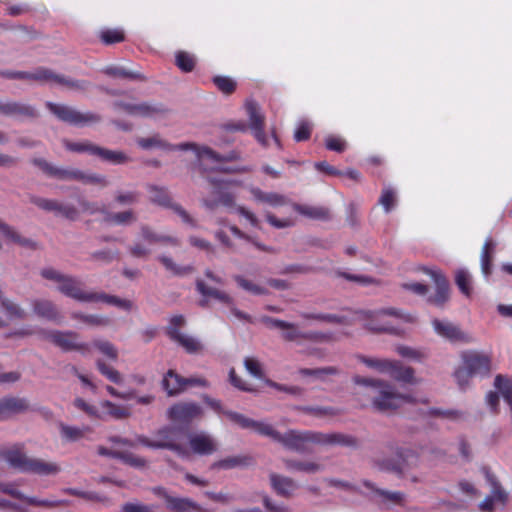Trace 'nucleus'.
<instances>
[{
    "label": "nucleus",
    "mask_w": 512,
    "mask_h": 512,
    "mask_svg": "<svg viewBox=\"0 0 512 512\" xmlns=\"http://www.w3.org/2000/svg\"><path fill=\"white\" fill-rule=\"evenodd\" d=\"M354 384L363 388V394L371 399L372 406L380 412L396 410L404 402H414L410 395L398 393L389 382L356 375Z\"/></svg>",
    "instance_id": "nucleus-1"
},
{
    "label": "nucleus",
    "mask_w": 512,
    "mask_h": 512,
    "mask_svg": "<svg viewBox=\"0 0 512 512\" xmlns=\"http://www.w3.org/2000/svg\"><path fill=\"white\" fill-rule=\"evenodd\" d=\"M40 275L57 284V290L66 297L79 302H91L92 291L82 289V282L75 276L64 274L54 268L48 267L41 270Z\"/></svg>",
    "instance_id": "nucleus-2"
},
{
    "label": "nucleus",
    "mask_w": 512,
    "mask_h": 512,
    "mask_svg": "<svg viewBox=\"0 0 512 512\" xmlns=\"http://www.w3.org/2000/svg\"><path fill=\"white\" fill-rule=\"evenodd\" d=\"M266 436L273 441L282 444L286 449L295 451L297 453L305 454L310 453V443L318 444V432L309 430H288L281 434L274 429L272 425L267 429Z\"/></svg>",
    "instance_id": "nucleus-3"
},
{
    "label": "nucleus",
    "mask_w": 512,
    "mask_h": 512,
    "mask_svg": "<svg viewBox=\"0 0 512 512\" xmlns=\"http://www.w3.org/2000/svg\"><path fill=\"white\" fill-rule=\"evenodd\" d=\"M37 333L41 339L51 342L65 352L78 351L86 354L90 351L89 344L80 342L78 333L74 331L40 329Z\"/></svg>",
    "instance_id": "nucleus-4"
},
{
    "label": "nucleus",
    "mask_w": 512,
    "mask_h": 512,
    "mask_svg": "<svg viewBox=\"0 0 512 512\" xmlns=\"http://www.w3.org/2000/svg\"><path fill=\"white\" fill-rule=\"evenodd\" d=\"M46 107L61 121L72 125L86 126L101 121V116L93 112H80L72 107L63 104L47 102Z\"/></svg>",
    "instance_id": "nucleus-5"
},
{
    "label": "nucleus",
    "mask_w": 512,
    "mask_h": 512,
    "mask_svg": "<svg viewBox=\"0 0 512 512\" xmlns=\"http://www.w3.org/2000/svg\"><path fill=\"white\" fill-rule=\"evenodd\" d=\"M113 108L116 111H123L130 116L156 118L164 116L168 113V109L161 103L156 102H139L132 103L123 100L115 101Z\"/></svg>",
    "instance_id": "nucleus-6"
},
{
    "label": "nucleus",
    "mask_w": 512,
    "mask_h": 512,
    "mask_svg": "<svg viewBox=\"0 0 512 512\" xmlns=\"http://www.w3.org/2000/svg\"><path fill=\"white\" fill-rule=\"evenodd\" d=\"M181 429L174 426H163L154 432V440L157 449H167L177 453L179 456H186V449L178 442Z\"/></svg>",
    "instance_id": "nucleus-7"
},
{
    "label": "nucleus",
    "mask_w": 512,
    "mask_h": 512,
    "mask_svg": "<svg viewBox=\"0 0 512 512\" xmlns=\"http://www.w3.org/2000/svg\"><path fill=\"white\" fill-rule=\"evenodd\" d=\"M151 491L155 496L162 498L165 501L166 508L171 512H190L201 510L200 505L192 499L173 496L162 486L153 487Z\"/></svg>",
    "instance_id": "nucleus-8"
},
{
    "label": "nucleus",
    "mask_w": 512,
    "mask_h": 512,
    "mask_svg": "<svg viewBox=\"0 0 512 512\" xmlns=\"http://www.w3.org/2000/svg\"><path fill=\"white\" fill-rule=\"evenodd\" d=\"M462 363L470 370L475 376L485 377L491 371L492 359L491 356L485 352L469 350L461 355Z\"/></svg>",
    "instance_id": "nucleus-9"
},
{
    "label": "nucleus",
    "mask_w": 512,
    "mask_h": 512,
    "mask_svg": "<svg viewBox=\"0 0 512 512\" xmlns=\"http://www.w3.org/2000/svg\"><path fill=\"white\" fill-rule=\"evenodd\" d=\"M246 112L249 118V127L257 139L264 147L268 146V139L264 133L265 116L261 112L259 105L255 101H247L245 104Z\"/></svg>",
    "instance_id": "nucleus-10"
},
{
    "label": "nucleus",
    "mask_w": 512,
    "mask_h": 512,
    "mask_svg": "<svg viewBox=\"0 0 512 512\" xmlns=\"http://www.w3.org/2000/svg\"><path fill=\"white\" fill-rule=\"evenodd\" d=\"M366 317L370 318L371 321L366 325L367 328L373 332H393L392 327L384 324V323H376L375 321H380L386 315L394 316L397 318L403 319L405 322H413L414 317L412 315H406L401 313L400 311L394 308L381 309L379 311H369L365 312Z\"/></svg>",
    "instance_id": "nucleus-11"
},
{
    "label": "nucleus",
    "mask_w": 512,
    "mask_h": 512,
    "mask_svg": "<svg viewBox=\"0 0 512 512\" xmlns=\"http://www.w3.org/2000/svg\"><path fill=\"white\" fill-rule=\"evenodd\" d=\"M423 271L431 276L436 285V292L428 297V303L436 307H443L450 297V287L446 277L437 270L423 268Z\"/></svg>",
    "instance_id": "nucleus-12"
},
{
    "label": "nucleus",
    "mask_w": 512,
    "mask_h": 512,
    "mask_svg": "<svg viewBox=\"0 0 512 512\" xmlns=\"http://www.w3.org/2000/svg\"><path fill=\"white\" fill-rule=\"evenodd\" d=\"M31 307L34 315L38 318L61 324L64 316L59 307L51 300L44 298H36L31 301Z\"/></svg>",
    "instance_id": "nucleus-13"
},
{
    "label": "nucleus",
    "mask_w": 512,
    "mask_h": 512,
    "mask_svg": "<svg viewBox=\"0 0 512 512\" xmlns=\"http://www.w3.org/2000/svg\"><path fill=\"white\" fill-rule=\"evenodd\" d=\"M432 326L434 331L439 336L449 340L450 342H472V337L468 333L462 331L458 325L452 322L433 319Z\"/></svg>",
    "instance_id": "nucleus-14"
},
{
    "label": "nucleus",
    "mask_w": 512,
    "mask_h": 512,
    "mask_svg": "<svg viewBox=\"0 0 512 512\" xmlns=\"http://www.w3.org/2000/svg\"><path fill=\"white\" fill-rule=\"evenodd\" d=\"M201 415L202 409L196 403H178L167 411V416L171 421L181 424H187Z\"/></svg>",
    "instance_id": "nucleus-15"
},
{
    "label": "nucleus",
    "mask_w": 512,
    "mask_h": 512,
    "mask_svg": "<svg viewBox=\"0 0 512 512\" xmlns=\"http://www.w3.org/2000/svg\"><path fill=\"white\" fill-rule=\"evenodd\" d=\"M178 147L181 150H193L199 159L208 158L214 162H231L239 159V155L235 151L220 155L207 146H197L194 143H182Z\"/></svg>",
    "instance_id": "nucleus-16"
},
{
    "label": "nucleus",
    "mask_w": 512,
    "mask_h": 512,
    "mask_svg": "<svg viewBox=\"0 0 512 512\" xmlns=\"http://www.w3.org/2000/svg\"><path fill=\"white\" fill-rule=\"evenodd\" d=\"M0 458L12 468L24 473L30 457L23 451L21 445H13L0 449Z\"/></svg>",
    "instance_id": "nucleus-17"
},
{
    "label": "nucleus",
    "mask_w": 512,
    "mask_h": 512,
    "mask_svg": "<svg viewBox=\"0 0 512 512\" xmlns=\"http://www.w3.org/2000/svg\"><path fill=\"white\" fill-rule=\"evenodd\" d=\"M189 445L191 450L198 455H211L218 449L215 439L205 432L190 435Z\"/></svg>",
    "instance_id": "nucleus-18"
},
{
    "label": "nucleus",
    "mask_w": 512,
    "mask_h": 512,
    "mask_svg": "<svg viewBox=\"0 0 512 512\" xmlns=\"http://www.w3.org/2000/svg\"><path fill=\"white\" fill-rule=\"evenodd\" d=\"M270 485L277 495L290 498L298 489V484L290 477L283 476L277 473L269 474Z\"/></svg>",
    "instance_id": "nucleus-19"
},
{
    "label": "nucleus",
    "mask_w": 512,
    "mask_h": 512,
    "mask_svg": "<svg viewBox=\"0 0 512 512\" xmlns=\"http://www.w3.org/2000/svg\"><path fill=\"white\" fill-rule=\"evenodd\" d=\"M0 114L26 118H35L38 116L33 106L15 101L2 102L0 105Z\"/></svg>",
    "instance_id": "nucleus-20"
},
{
    "label": "nucleus",
    "mask_w": 512,
    "mask_h": 512,
    "mask_svg": "<svg viewBox=\"0 0 512 512\" xmlns=\"http://www.w3.org/2000/svg\"><path fill=\"white\" fill-rule=\"evenodd\" d=\"M318 444L339 445L350 448H358L359 441L356 437L345 433H322L318 432Z\"/></svg>",
    "instance_id": "nucleus-21"
},
{
    "label": "nucleus",
    "mask_w": 512,
    "mask_h": 512,
    "mask_svg": "<svg viewBox=\"0 0 512 512\" xmlns=\"http://www.w3.org/2000/svg\"><path fill=\"white\" fill-rule=\"evenodd\" d=\"M61 471L56 462H47L41 458L30 457L24 473H32L39 476L57 475Z\"/></svg>",
    "instance_id": "nucleus-22"
},
{
    "label": "nucleus",
    "mask_w": 512,
    "mask_h": 512,
    "mask_svg": "<svg viewBox=\"0 0 512 512\" xmlns=\"http://www.w3.org/2000/svg\"><path fill=\"white\" fill-rule=\"evenodd\" d=\"M225 415L233 423L237 424L241 428L254 430L255 432L263 436H266V431H268L267 429L270 428V424L268 423L255 421L237 412L226 411Z\"/></svg>",
    "instance_id": "nucleus-23"
},
{
    "label": "nucleus",
    "mask_w": 512,
    "mask_h": 512,
    "mask_svg": "<svg viewBox=\"0 0 512 512\" xmlns=\"http://www.w3.org/2000/svg\"><path fill=\"white\" fill-rule=\"evenodd\" d=\"M254 460L249 455L228 456L211 464L212 470H230L234 468H245L253 465Z\"/></svg>",
    "instance_id": "nucleus-24"
},
{
    "label": "nucleus",
    "mask_w": 512,
    "mask_h": 512,
    "mask_svg": "<svg viewBox=\"0 0 512 512\" xmlns=\"http://www.w3.org/2000/svg\"><path fill=\"white\" fill-rule=\"evenodd\" d=\"M140 236L148 244H162L169 246H179L180 241L177 237L155 232L150 226L142 225L140 227Z\"/></svg>",
    "instance_id": "nucleus-25"
},
{
    "label": "nucleus",
    "mask_w": 512,
    "mask_h": 512,
    "mask_svg": "<svg viewBox=\"0 0 512 512\" xmlns=\"http://www.w3.org/2000/svg\"><path fill=\"white\" fill-rule=\"evenodd\" d=\"M388 376L403 383L417 384L419 382L414 376L413 368L405 367L399 361H392V368L388 371Z\"/></svg>",
    "instance_id": "nucleus-26"
},
{
    "label": "nucleus",
    "mask_w": 512,
    "mask_h": 512,
    "mask_svg": "<svg viewBox=\"0 0 512 512\" xmlns=\"http://www.w3.org/2000/svg\"><path fill=\"white\" fill-rule=\"evenodd\" d=\"M95 156H98L102 161L108 162L113 165H121L128 163L131 159L123 151L110 150L97 145Z\"/></svg>",
    "instance_id": "nucleus-27"
},
{
    "label": "nucleus",
    "mask_w": 512,
    "mask_h": 512,
    "mask_svg": "<svg viewBox=\"0 0 512 512\" xmlns=\"http://www.w3.org/2000/svg\"><path fill=\"white\" fill-rule=\"evenodd\" d=\"M162 387L169 396L177 395L184 391V377L169 370L162 380Z\"/></svg>",
    "instance_id": "nucleus-28"
},
{
    "label": "nucleus",
    "mask_w": 512,
    "mask_h": 512,
    "mask_svg": "<svg viewBox=\"0 0 512 512\" xmlns=\"http://www.w3.org/2000/svg\"><path fill=\"white\" fill-rule=\"evenodd\" d=\"M219 203L226 207L235 208L236 212L241 216L245 217L251 223V225H253L254 227L258 226V219L256 218V216L252 212L247 210L245 207L237 206L235 204L233 194L229 192L221 193L219 196Z\"/></svg>",
    "instance_id": "nucleus-29"
},
{
    "label": "nucleus",
    "mask_w": 512,
    "mask_h": 512,
    "mask_svg": "<svg viewBox=\"0 0 512 512\" xmlns=\"http://www.w3.org/2000/svg\"><path fill=\"white\" fill-rule=\"evenodd\" d=\"M293 208L299 214L310 219L328 220L330 218L329 209L326 207L294 204Z\"/></svg>",
    "instance_id": "nucleus-30"
},
{
    "label": "nucleus",
    "mask_w": 512,
    "mask_h": 512,
    "mask_svg": "<svg viewBox=\"0 0 512 512\" xmlns=\"http://www.w3.org/2000/svg\"><path fill=\"white\" fill-rule=\"evenodd\" d=\"M197 291L206 298H214L221 303L232 305L233 299L224 291L208 287L202 280L196 281Z\"/></svg>",
    "instance_id": "nucleus-31"
},
{
    "label": "nucleus",
    "mask_w": 512,
    "mask_h": 512,
    "mask_svg": "<svg viewBox=\"0 0 512 512\" xmlns=\"http://www.w3.org/2000/svg\"><path fill=\"white\" fill-rule=\"evenodd\" d=\"M0 306L2 311L9 319L23 320L26 318L27 313L18 303L6 297L4 294L0 298Z\"/></svg>",
    "instance_id": "nucleus-32"
},
{
    "label": "nucleus",
    "mask_w": 512,
    "mask_h": 512,
    "mask_svg": "<svg viewBox=\"0 0 512 512\" xmlns=\"http://www.w3.org/2000/svg\"><path fill=\"white\" fill-rule=\"evenodd\" d=\"M284 464L289 470L305 472L308 474L318 473L324 468L323 465L313 461H300L294 459H286L284 460Z\"/></svg>",
    "instance_id": "nucleus-33"
},
{
    "label": "nucleus",
    "mask_w": 512,
    "mask_h": 512,
    "mask_svg": "<svg viewBox=\"0 0 512 512\" xmlns=\"http://www.w3.org/2000/svg\"><path fill=\"white\" fill-rule=\"evenodd\" d=\"M91 302H104L127 311L131 310L133 307V303L130 300L108 295L103 292H93Z\"/></svg>",
    "instance_id": "nucleus-34"
},
{
    "label": "nucleus",
    "mask_w": 512,
    "mask_h": 512,
    "mask_svg": "<svg viewBox=\"0 0 512 512\" xmlns=\"http://www.w3.org/2000/svg\"><path fill=\"white\" fill-rule=\"evenodd\" d=\"M157 260L170 272L173 276L183 277L193 272V267L190 265L181 266L177 264L171 257L160 255Z\"/></svg>",
    "instance_id": "nucleus-35"
},
{
    "label": "nucleus",
    "mask_w": 512,
    "mask_h": 512,
    "mask_svg": "<svg viewBox=\"0 0 512 512\" xmlns=\"http://www.w3.org/2000/svg\"><path fill=\"white\" fill-rule=\"evenodd\" d=\"M373 466L381 471L392 472L398 476H402L405 473V466L403 463L392 459V458H374L372 460Z\"/></svg>",
    "instance_id": "nucleus-36"
},
{
    "label": "nucleus",
    "mask_w": 512,
    "mask_h": 512,
    "mask_svg": "<svg viewBox=\"0 0 512 512\" xmlns=\"http://www.w3.org/2000/svg\"><path fill=\"white\" fill-rule=\"evenodd\" d=\"M251 193L255 200L267 203L271 206H282L287 203L285 196L275 192H263L259 188H252Z\"/></svg>",
    "instance_id": "nucleus-37"
},
{
    "label": "nucleus",
    "mask_w": 512,
    "mask_h": 512,
    "mask_svg": "<svg viewBox=\"0 0 512 512\" xmlns=\"http://www.w3.org/2000/svg\"><path fill=\"white\" fill-rule=\"evenodd\" d=\"M357 358L368 368L373 369L381 374L388 375V371L392 368V360L389 359L367 357L364 355H358Z\"/></svg>",
    "instance_id": "nucleus-38"
},
{
    "label": "nucleus",
    "mask_w": 512,
    "mask_h": 512,
    "mask_svg": "<svg viewBox=\"0 0 512 512\" xmlns=\"http://www.w3.org/2000/svg\"><path fill=\"white\" fill-rule=\"evenodd\" d=\"M71 318L91 327H104L110 324L109 318L99 314H84L81 312H73L71 314Z\"/></svg>",
    "instance_id": "nucleus-39"
},
{
    "label": "nucleus",
    "mask_w": 512,
    "mask_h": 512,
    "mask_svg": "<svg viewBox=\"0 0 512 512\" xmlns=\"http://www.w3.org/2000/svg\"><path fill=\"white\" fill-rule=\"evenodd\" d=\"M172 341L178 343L188 353H198L202 350V344L194 337L180 333L177 335L174 331L172 332Z\"/></svg>",
    "instance_id": "nucleus-40"
},
{
    "label": "nucleus",
    "mask_w": 512,
    "mask_h": 512,
    "mask_svg": "<svg viewBox=\"0 0 512 512\" xmlns=\"http://www.w3.org/2000/svg\"><path fill=\"white\" fill-rule=\"evenodd\" d=\"M362 483L365 487L374 491L385 502H391V503L398 504L404 500L405 495L402 492L378 489L375 487L374 483H372L371 481H368V480H363Z\"/></svg>",
    "instance_id": "nucleus-41"
},
{
    "label": "nucleus",
    "mask_w": 512,
    "mask_h": 512,
    "mask_svg": "<svg viewBox=\"0 0 512 512\" xmlns=\"http://www.w3.org/2000/svg\"><path fill=\"white\" fill-rule=\"evenodd\" d=\"M137 144L145 150L151 149V148H162L166 150H180L179 145H172L167 143L166 141L162 140L161 137L156 134L148 138H139L137 139Z\"/></svg>",
    "instance_id": "nucleus-42"
},
{
    "label": "nucleus",
    "mask_w": 512,
    "mask_h": 512,
    "mask_svg": "<svg viewBox=\"0 0 512 512\" xmlns=\"http://www.w3.org/2000/svg\"><path fill=\"white\" fill-rule=\"evenodd\" d=\"M455 283L466 297H470L473 291L472 277L467 269L461 268L455 271Z\"/></svg>",
    "instance_id": "nucleus-43"
},
{
    "label": "nucleus",
    "mask_w": 512,
    "mask_h": 512,
    "mask_svg": "<svg viewBox=\"0 0 512 512\" xmlns=\"http://www.w3.org/2000/svg\"><path fill=\"white\" fill-rule=\"evenodd\" d=\"M58 77L59 74L45 67H38L35 70L30 71V81H35L39 84H57Z\"/></svg>",
    "instance_id": "nucleus-44"
},
{
    "label": "nucleus",
    "mask_w": 512,
    "mask_h": 512,
    "mask_svg": "<svg viewBox=\"0 0 512 512\" xmlns=\"http://www.w3.org/2000/svg\"><path fill=\"white\" fill-rule=\"evenodd\" d=\"M148 191L150 193V200L153 203L163 207H171L173 204L170 194L166 188L150 185L148 187Z\"/></svg>",
    "instance_id": "nucleus-45"
},
{
    "label": "nucleus",
    "mask_w": 512,
    "mask_h": 512,
    "mask_svg": "<svg viewBox=\"0 0 512 512\" xmlns=\"http://www.w3.org/2000/svg\"><path fill=\"white\" fill-rule=\"evenodd\" d=\"M100 406L106 410V414L113 419L122 420L130 417L131 413L128 408L117 405L109 400H104Z\"/></svg>",
    "instance_id": "nucleus-46"
},
{
    "label": "nucleus",
    "mask_w": 512,
    "mask_h": 512,
    "mask_svg": "<svg viewBox=\"0 0 512 512\" xmlns=\"http://www.w3.org/2000/svg\"><path fill=\"white\" fill-rule=\"evenodd\" d=\"M282 331L281 337L288 342H301L305 340V333L301 331L294 323L285 321V325L280 329Z\"/></svg>",
    "instance_id": "nucleus-47"
},
{
    "label": "nucleus",
    "mask_w": 512,
    "mask_h": 512,
    "mask_svg": "<svg viewBox=\"0 0 512 512\" xmlns=\"http://www.w3.org/2000/svg\"><path fill=\"white\" fill-rule=\"evenodd\" d=\"M57 84L67 88L68 90L85 92L90 86V82L86 80H76L59 74Z\"/></svg>",
    "instance_id": "nucleus-48"
},
{
    "label": "nucleus",
    "mask_w": 512,
    "mask_h": 512,
    "mask_svg": "<svg viewBox=\"0 0 512 512\" xmlns=\"http://www.w3.org/2000/svg\"><path fill=\"white\" fill-rule=\"evenodd\" d=\"M234 280L243 290L253 294V295H268L269 290L261 285H258L251 280L244 278L243 276L236 275L234 276Z\"/></svg>",
    "instance_id": "nucleus-49"
},
{
    "label": "nucleus",
    "mask_w": 512,
    "mask_h": 512,
    "mask_svg": "<svg viewBox=\"0 0 512 512\" xmlns=\"http://www.w3.org/2000/svg\"><path fill=\"white\" fill-rule=\"evenodd\" d=\"M104 73L114 78H124L130 80H144V77L134 71L127 70L119 66H109L104 69Z\"/></svg>",
    "instance_id": "nucleus-50"
},
{
    "label": "nucleus",
    "mask_w": 512,
    "mask_h": 512,
    "mask_svg": "<svg viewBox=\"0 0 512 512\" xmlns=\"http://www.w3.org/2000/svg\"><path fill=\"white\" fill-rule=\"evenodd\" d=\"M83 177V171L76 168H62L57 167L55 168V172L53 175V178H56L58 180L63 181H79L81 182Z\"/></svg>",
    "instance_id": "nucleus-51"
},
{
    "label": "nucleus",
    "mask_w": 512,
    "mask_h": 512,
    "mask_svg": "<svg viewBox=\"0 0 512 512\" xmlns=\"http://www.w3.org/2000/svg\"><path fill=\"white\" fill-rule=\"evenodd\" d=\"M495 247V244L494 242L492 241L491 238H488L483 247H482V251H481V269H482V272L488 276L491 272V261H492V256L490 255V251H493Z\"/></svg>",
    "instance_id": "nucleus-52"
},
{
    "label": "nucleus",
    "mask_w": 512,
    "mask_h": 512,
    "mask_svg": "<svg viewBox=\"0 0 512 512\" xmlns=\"http://www.w3.org/2000/svg\"><path fill=\"white\" fill-rule=\"evenodd\" d=\"M59 431L62 439L68 442H75L84 437V430L76 427L66 425L64 423L59 424Z\"/></svg>",
    "instance_id": "nucleus-53"
},
{
    "label": "nucleus",
    "mask_w": 512,
    "mask_h": 512,
    "mask_svg": "<svg viewBox=\"0 0 512 512\" xmlns=\"http://www.w3.org/2000/svg\"><path fill=\"white\" fill-rule=\"evenodd\" d=\"M494 386L502 394V397L508 403V405L512 406V384H511V381L502 375H497L495 377Z\"/></svg>",
    "instance_id": "nucleus-54"
},
{
    "label": "nucleus",
    "mask_w": 512,
    "mask_h": 512,
    "mask_svg": "<svg viewBox=\"0 0 512 512\" xmlns=\"http://www.w3.org/2000/svg\"><path fill=\"white\" fill-rule=\"evenodd\" d=\"M107 221L117 225H129L137 220L136 214L132 210L108 214Z\"/></svg>",
    "instance_id": "nucleus-55"
},
{
    "label": "nucleus",
    "mask_w": 512,
    "mask_h": 512,
    "mask_svg": "<svg viewBox=\"0 0 512 512\" xmlns=\"http://www.w3.org/2000/svg\"><path fill=\"white\" fill-rule=\"evenodd\" d=\"M96 365H97V368L100 371V373L103 376H105L109 381H111L115 384L123 383V377L118 370L107 365L102 360H97Z\"/></svg>",
    "instance_id": "nucleus-56"
},
{
    "label": "nucleus",
    "mask_w": 512,
    "mask_h": 512,
    "mask_svg": "<svg viewBox=\"0 0 512 512\" xmlns=\"http://www.w3.org/2000/svg\"><path fill=\"white\" fill-rule=\"evenodd\" d=\"M0 232L10 241L17 243L21 246H29L31 241L29 239L23 238L17 231H15L12 227L5 224L0 220Z\"/></svg>",
    "instance_id": "nucleus-57"
},
{
    "label": "nucleus",
    "mask_w": 512,
    "mask_h": 512,
    "mask_svg": "<svg viewBox=\"0 0 512 512\" xmlns=\"http://www.w3.org/2000/svg\"><path fill=\"white\" fill-rule=\"evenodd\" d=\"M54 214L56 216H61L63 218H66L68 220L74 221L79 216L78 209L72 205L67 203H62L57 200L56 208Z\"/></svg>",
    "instance_id": "nucleus-58"
},
{
    "label": "nucleus",
    "mask_w": 512,
    "mask_h": 512,
    "mask_svg": "<svg viewBox=\"0 0 512 512\" xmlns=\"http://www.w3.org/2000/svg\"><path fill=\"white\" fill-rule=\"evenodd\" d=\"M117 456L123 463L134 468H145L148 464L145 458L137 456L131 452L121 451Z\"/></svg>",
    "instance_id": "nucleus-59"
},
{
    "label": "nucleus",
    "mask_w": 512,
    "mask_h": 512,
    "mask_svg": "<svg viewBox=\"0 0 512 512\" xmlns=\"http://www.w3.org/2000/svg\"><path fill=\"white\" fill-rule=\"evenodd\" d=\"M397 197L395 191L386 187L382 190V194L379 198V204H381L386 213H389L396 205Z\"/></svg>",
    "instance_id": "nucleus-60"
},
{
    "label": "nucleus",
    "mask_w": 512,
    "mask_h": 512,
    "mask_svg": "<svg viewBox=\"0 0 512 512\" xmlns=\"http://www.w3.org/2000/svg\"><path fill=\"white\" fill-rule=\"evenodd\" d=\"M81 182L84 184H93L100 188H105L110 185V181L105 175L85 171H83Z\"/></svg>",
    "instance_id": "nucleus-61"
},
{
    "label": "nucleus",
    "mask_w": 512,
    "mask_h": 512,
    "mask_svg": "<svg viewBox=\"0 0 512 512\" xmlns=\"http://www.w3.org/2000/svg\"><path fill=\"white\" fill-rule=\"evenodd\" d=\"M93 345L109 359L117 360L118 350L111 342L106 340H94Z\"/></svg>",
    "instance_id": "nucleus-62"
},
{
    "label": "nucleus",
    "mask_w": 512,
    "mask_h": 512,
    "mask_svg": "<svg viewBox=\"0 0 512 512\" xmlns=\"http://www.w3.org/2000/svg\"><path fill=\"white\" fill-rule=\"evenodd\" d=\"M115 201L121 206H129L139 201V193L137 191H117Z\"/></svg>",
    "instance_id": "nucleus-63"
},
{
    "label": "nucleus",
    "mask_w": 512,
    "mask_h": 512,
    "mask_svg": "<svg viewBox=\"0 0 512 512\" xmlns=\"http://www.w3.org/2000/svg\"><path fill=\"white\" fill-rule=\"evenodd\" d=\"M7 411L10 414L19 413L28 409V403L25 399L17 397L4 398Z\"/></svg>",
    "instance_id": "nucleus-64"
}]
</instances>
